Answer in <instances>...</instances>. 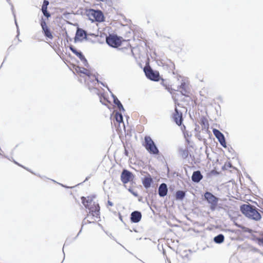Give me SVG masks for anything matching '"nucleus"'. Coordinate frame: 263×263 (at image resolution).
Wrapping results in <instances>:
<instances>
[{
  "instance_id": "1",
  "label": "nucleus",
  "mask_w": 263,
  "mask_h": 263,
  "mask_svg": "<svg viewBox=\"0 0 263 263\" xmlns=\"http://www.w3.org/2000/svg\"><path fill=\"white\" fill-rule=\"evenodd\" d=\"M100 208L97 206L95 207L93 210H89L85 218L82 222V227L89 223H96L100 219Z\"/></svg>"
},
{
  "instance_id": "2",
  "label": "nucleus",
  "mask_w": 263,
  "mask_h": 263,
  "mask_svg": "<svg viewBox=\"0 0 263 263\" xmlns=\"http://www.w3.org/2000/svg\"><path fill=\"white\" fill-rule=\"evenodd\" d=\"M240 210L243 214L250 218L255 220H258L261 218V215L259 213L252 205L243 204L240 206Z\"/></svg>"
},
{
  "instance_id": "3",
  "label": "nucleus",
  "mask_w": 263,
  "mask_h": 263,
  "mask_svg": "<svg viewBox=\"0 0 263 263\" xmlns=\"http://www.w3.org/2000/svg\"><path fill=\"white\" fill-rule=\"evenodd\" d=\"M145 144L144 146L146 150L151 154H158L159 150L154 143L152 138L148 136L144 137Z\"/></svg>"
},
{
  "instance_id": "4",
  "label": "nucleus",
  "mask_w": 263,
  "mask_h": 263,
  "mask_svg": "<svg viewBox=\"0 0 263 263\" xmlns=\"http://www.w3.org/2000/svg\"><path fill=\"white\" fill-rule=\"evenodd\" d=\"M106 41L109 46L117 48L121 45L123 41L121 37H119L115 34H109L106 38Z\"/></svg>"
},
{
  "instance_id": "5",
  "label": "nucleus",
  "mask_w": 263,
  "mask_h": 263,
  "mask_svg": "<svg viewBox=\"0 0 263 263\" xmlns=\"http://www.w3.org/2000/svg\"><path fill=\"white\" fill-rule=\"evenodd\" d=\"M88 15L92 22H102L104 19L103 14L100 10L90 9L88 12Z\"/></svg>"
},
{
  "instance_id": "6",
  "label": "nucleus",
  "mask_w": 263,
  "mask_h": 263,
  "mask_svg": "<svg viewBox=\"0 0 263 263\" xmlns=\"http://www.w3.org/2000/svg\"><path fill=\"white\" fill-rule=\"evenodd\" d=\"M81 200L84 206L89 210H93L95 206L97 208V206H99V203L95 202L93 198L90 196L82 197Z\"/></svg>"
},
{
  "instance_id": "7",
  "label": "nucleus",
  "mask_w": 263,
  "mask_h": 263,
  "mask_svg": "<svg viewBox=\"0 0 263 263\" xmlns=\"http://www.w3.org/2000/svg\"><path fill=\"white\" fill-rule=\"evenodd\" d=\"M40 24L42 27L43 33L46 39L52 40L54 38L53 32L47 25L45 21L43 18H42L41 20Z\"/></svg>"
},
{
  "instance_id": "8",
  "label": "nucleus",
  "mask_w": 263,
  "mask_h": 263,
  "mask_svg": "<svg viewBox=\"0 0 263 263\" xmlns=\"http://www.w3.org/2000/svg\"><path fill=\"white\" fill-rule=\"evenodd\" d=\"M144 71L146 76L149 79L155 81L159 80L160 76L159 72L157 71H154L149 66H145Z\"/></svg>"
},
{
  "instance_id": "9",
  "label": "nucleus",
  "mask_w": 263,
  "mask_h": 263,
  "mask_svg": "<svg viewBox=\"0 0 263 263\" xmlns=\"http://www.w3.org/2000/svg\"><path fill=\"white\" fill-rule=\"evenodd\" d=\"M205 199L210 204V209L214 210L217 206L218 199L211 193L206 192L204 195Z\"/></svg>"
},
{
  "instance_id": "10",
  "label": "nucleus",
  "mask_w": 263,
  "mask_h": 263,
  "mask_svg": "<svg viewBox=\"0 0 263 263\" xmlns=\"http://www.w3.org/2000/svg\"><path fill=\"white\" fill-rule=\"evenodd\" d=\"M172 118L178 126H181L183 121L182 113L175 107L174 112L172 114Z\"/></svg>"
},
{
  "instance_id": "11",
  "label": "nucleus",
  "mask_w": 263,
  "mask_h": 263,
  "mask_svg": "<svg viewBox=\"0 0 263 263\" xmlns=\"http://www.w3.org/2000/svg\"><path fill=\"white\" fill-rule=\"evenodd\" d=\"M134 178V176L133 174L126 170H123L121 175V180L124 184H126L133 181Z\"/></svg>"
},
{
  "instance_id": "12",
  "label": "nucleus",
  "mask_w": 263,
  "mask_h": 263,
  "mask_svg": "<svg viewBox=\"0 0 263 263\" xmlns=\"http://www.w3.org/2000/svg\"><path fill=\"white\" fill-rule=\"evenodd\" d=\"M213 133L214 136L218 139V141L220 143V144L224 147H227V143L226 142L225 138L224 135L222 133H221L219 130L217 129H213Z\"/></svg>"
},
{
  "instance_id": "13",
  "label": "nucleus",
  "mask_w": 263,
  "mask_h": 263,
  "mask_svg": "<svg viewBox=\"0 0 263 263\" xmlns=\"http://www.w3.org/2000/svg\"><path fill=\"white\" fill-rule=\"evenodd\" d=\"M89 35L95 37H98V35H96L94 34L87 35L85 31L80 28L78 29L76 32V37L80 40H82L83 39L88 40V36Z\"/></svg>"
},
{
  "instance_id": "14",
  "label": "nucleus",
  "mask_w": 263,
  "mask_h": 263,
  "mask_svg": "<svg viewBox=\"0 0 263 263\" xmlns=\"http://www.w3.org/2000/svg\"><path fill=\"white\" fill-rule=\"evenodd\" d=\"M73 68L75 71L80 76L84 75L89 77L91 75V71L85 68L74 66Z\"/></svg>"
},
{
  "instance_id": "15",
  "label": "nucleus",
  "mask_w": 263,
  "mask_h": 263,
  "mask_svg": "<svg viewBox=\"0 0 263 263\" xmlns=\"http://www.w3.org/2000/svg\"><path fill=\"white\" fill-rule=\"evenodd\" d=\"M142 218V215L139 211H134L132 213L130 220L132 222L137 223L139 222Z\"/></svg>"
},
{
  "instance_id": "16",
  "label": "nucleus",
  "mask_w": 263,
  "mask_h": 263,
  "mask_svg": "<svg viewBox=\"0 0 263 263\" xmlns=\"http://www.w3.org/2000/svg\"><path fill=\"white\" fill-rule=\"evenodd\" d=\"M159 195L161 197H164L166 195L167 193V185L165 183H162L159 187L158 189Z\"/></svg>"
},
{
  "instance_id": "17",
  "label": "nucleus",
  "mask_w": 263,
  "mask_h": 263,
  "mask_svg": "<svg viewBox=\"0 0 263 263\" xmlns=\"http://www.w3.org/2000/svg\"><path fill=\"white\" fill-rule=\"evenodd\" d=\"M203 178L199 171H197L193 173L192 179L193 182H199Z\"/></svg>"
},
{
  "instance_id": "18",
  "label": "nucleus",
  "mask_w": 263,
  "mask_h": 263,
  "mask_svg": "<svg viewBox=\"0 0 263 263\" xmlns=\"http://www.w3.org/2000/svg\"><path fill=\"white\" fill-rule=\"evenodd\" d=\"M48 5L49 2L47 0H44L42 7V12L47 18L50 17V14L47 11V6Z\"/></svg>"
},
{
  "instance_id": "19",
  "label": "nucleus",
  "mask_w": 263,
  "mask_h": 263,
  "mask_svg": "<svg viewBox=\"0 0 263 263\" xmlns=\"http://www.w3.org/2000/svg\"><path fill=\"white\" fill-rule=\"evenodd\" d=\"M70 50L74 54H76L81 61H84L86 62V60L82 53L80 51H78L76 49H75L72 46H70L69 47Z\"/></svg>"
},
{
  "instance_id": "20",
  "label": "nucleus",
  "mask_w": 263,
  "mask_h": 263,
  "mask_svg": "<svg viewBox=\"0 0 263 263\" xmlns=\"http://www.w3.org/2000/svg\"><path fill=\"white\" fill-rule=\"evenodd\" d=\"M200 124L203 129H208L209 128V121L205 117L203 116L200 118Z\"/></svg>"
},
{
  "instance_id": "21",
  "label": "nucleus",
  "mask_w": 263,
  "mask_h": 263,
  "mask_svg": "<svg viewBox=\"0 0 263 263\" xmlns=\"http://www.w3.org/2000/svg\"><path fill=\"white\" fill-rule=\"evenodd\" d=\"M153 182L152 178L149 176V177H145L142 183L143 186L146 188L148 189L151 186V185Z\"/></svg>"
},
{
  "instance_id": "22",
  "label": "nucleus",
  "mask_w": 263,
  "mask_h": 263,
  "mask_svg": "<svg viewBox=\"0 0 263 263\" xmlns=\"http://www.w3.org/2000/svg\"><path fill=\"white\" fill-rule=\"evenodd\" d=\"M185 193L183 191H178L176 193L175 197L177 200H182L185 197Z\"/></svg>"
},
{
  "instance_id": "23",
  "label": "nucleus",
  "mask_w": 263,
  "mask_h": 263,
  "mask_svg": "<svg viewBox=\"0 0 263 263\" xmlns=\"http://www.w3.org/2000/svg\"><path fill=\"white\" fill-rule=\"evenodd\" d=\"M214 240L216 243H220L224 241V236L222 234H219L215 237Z\"/></svg>"
},
{
  "instance_id": "24",
  "label": "nucleus",
  "mask_w": 263,
  "mask_h": 263,
  "mask_svg": "<svg viewBox=\"0 0 263 263\" xmlns=\"http://www.w3.org/2000/svg\"><path fill=\"white\" fill-rule=\"evenodd\" d=\"M100 100L102 104L105 105H107L109 103V101L107 100V99L105 97V96L104 95L102 94L100 96Z\"/></svg>"
},
{
  "instance_id": "25",
  "label": "nucleus",
  "mask_w": 263,
  "mask_h": 263,
  "mask_svg": "<svg viewBox=\"0 0 263 263\" xmlns=\"http://www.w3.org/2000/svg\"><path fill=\"white\" fill-rule=\"evenodd\" d=\"M115 119L117 122L119 123L123 122V117L121 114L116 112L115 114Z\"/></svg>"
},
{
  "instance_id": "26",
  "label": "nucleus",
  "mask_w": 263,
  "mask_h": 263,
  "mask_svg": "<svg viewBox=\"0 0 263 263\" xmlns=\"http://www.w3.org/2000/svg\"><path fill=\"white\" fill-rule=\"evenodd\" d=\"M114 103L117 105L120 110H124L123 105L121 103L120 101L117 98L114 99Z\"/></svg>"
},
{
  "instance_id": "27",
  "label": "nucleus",
  "mask_w": 263,
  "mask_h": 263,
  "mask_svg": "<svg viewBox=\"0 0 263 263\" xmlns=\"http://www.w3.org/2000/svg\"><path fill=\"white\" fill-rule=\"evenodd\" d=\"M107 203H108V204L109 206H112V205H113L111 201H108V202H107Z\"/></svg>"
},
{
  "instance_id": "28",
  "label": "nucleus",
  "mask_w": 263,
  "mask_h": 263,
  "mask_svg": "<svg viewBox=\"0 0 263 263\" xmlns=\"http://www.w3.org/2000/svg\"><path fill=\"white\" fill-rule=\"evenodd\" d=\"M181 128L182 130H184L185 129V126L184 125H183L182 126H181Z\"/></svg>"
},
{
  "instance_id": "29",
  "label": "nucleus",
  "mask_w": 263,
  "mask_h": 263,
  "mask_svg": "<svg viewBox=\"0 0 263 263\" xmlns=\"http://www.w3.org/2000/svg\"><path fill=\"white\" fill-rule=\"evenodd\" d=\"M211 173L217 174L216 172H215L214 171H211Z\"/></svg>"
},
{
  "instance_id": "30",
  "label": "nucleus",
  "mask_w": 263,
  "mask_h": 263,
  "mask_svg": "<svg viewBox=\"0 0 263 263\" xmlns=\"http://www.w3.org/2000/svg\"><path fill=\"white\" fill-rule=\"evenodd\" d=\"M259 241L263 243V238L259 239Z\"/></svg>"
},
{
  "instance_id": "31",
  "label": "nucleus",
  "mask_w": 263,
  "mask_h": 263,
  "mask_svg": "<svg viewBox=\"0 0 263 263\" xmlns=\"http://www.w3.org/2000/svg\"><path fill=\"white\" fill-rule=\"evenodd\" d=\"M127 46L128 47L130 46L129 44L128 43H127Z\"/></svg>"
}]
</instances>
